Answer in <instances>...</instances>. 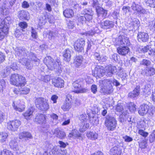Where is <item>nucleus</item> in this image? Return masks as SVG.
<instances>
[{
	"instance_id": "obj_43",
	"label": "nucleus",
	"mask_w": 155,
	"mask_h": 155,
	"mask_svg": "<svg viewBox=\"0 0 155 155\" xmlns=\"http://www.w3.org/2000/svg\"><path fill=\"white\" fill-rule=\"evenodd\" d=\"M136 106L134 103H130L129 106V109L130 110L131 112L135 111L136 109Z\"/></svg>"
},
{
	"instance_id": "obj_17",
	"label": "nucleus",
	"mask_w": 155,
	"mask_h": 155,
	"mask_svg": "<svg viewBox=\"0 0 155 155\" xmlns=\"http://www.w3.org/2000/svg\"><path fill=\"white\" fill-rule=\"evenodd\" d=\"M96 11L98 17L101 16L103 18H106L107 10L99 6L96 8Z\"/></svg>"
},
{
	"instance_id": "obj_36",
	"label": "nucleus",
	"mask_w": 155,
	"mask_h": 155,
	"mask_svg": "<svg viewBox=\"0 0 155 155\" xmlns=\"http://www.w3.org/2000/svg\"><path fill=\"white\" fill-rule=\"evenodd\" d=\"M7 128L9 130L13 131L16 130L13 121H9L7 123Z\"/></svg>"
},
{
	"instance_id": "obj_40",
	"label": "nucleus",
	"mask_w": 155,
	"mask_h": 155,
	"mask_svg": "<svg viewBox=\"0 0 155 155\" xmlns=\"http://www.w3.org/2000/svg\"><path fill=\"white\" fill-rule=\"evenodd\" d=\"M10 147L13 149H16L18 146V142L15 140H12L9 143Z\"/></svg>"
},
{
	"instance_id": "obj_6",
	"label": "nucleus",
	"mask_w": 155,
	"mask_h": 155,
	"mask_svg": "<svg viewBox=\"0 0 155 155\" xmlns=\"http://www.w3.org/2000/svg\"><path fill=\"white\" fill-rule=\"evenodd\" d=\"M105 124L108 130H113L116 127V120L114 117L108 115L106 117Z\"/></svg>"
},
{
	"instance_id": "obj_38",
	"label": "nucleus",
	"mask_w": 155,
	"mask_h": 155,
	"mask_svg": "<svg viewBox=\"0 0 155 155\" xmlns=\"http://www.w3.org/2000/svg\"><path fill=\"white\" fill-rule=\"evenodd\" d=\"M12 106L13 107L14 109L16 111H18L20 112H22L25 109V105H23L22 107H18L17 106L15 105V103L13 102L12 104Z\"/></svg>"
},
{
	"instance_id": "obj_29",
	"label": "nucleus",
	"mask_w": 155,
	"mask_h": 155,
	"mask_svg": "<svg viewBox=\"0 0 155 155\" xmlns=\"http://www.w3.org/2000/svg\"><path fill=\"white\" fill-rule=\"evenodd\" d=\"M11 22V18L9 17H7L3 20L0 25H2L3 27L6 26L7 28L8 29L9 25Z\"/></svg>"
},
{
	"instance_id": "obj_35",
	"label": "nucleus",
	"mask_w": 155,
	"mask_h": 155,
	"mask_svg": "<svg viewBox=\"0 0 155 155\" xmlns=\"http://www.w3.org/2000/svg\"><path fill=\"white\" fill-rule=\"evenodd\" d=\"M72 104L67 102H64L61 106V108L64 111L68 110L71 108Z\"/></svg>"
},
{
	"instance_id": "obj_16",
	"label": "nucleus",
	"mask_w": 155,
	"mask_h": 155,
	"mask_svg": "<svg viewBox=\"0 0 155 155\" xmlns=\"http://www.w3.org/2000/svg\"><path fill=\"white\" fill-rule=\"evenodd\" d=\"M117 51L119 54L125 56L130 52V49L127 46H120L117 48Z\"/></svg>"
},
{
	"instance_id": "obj_2",
	"label": "nucleus",
	"mask_w": 155,
	"mask_h": 155,
	"mask_svg": "<svg viewBox=\"0 0 155 155\" xmlns=\"http://www.w3.org/2000/svg\"><path fill=\"white\" fill-rule=\"evenodd\" d=\"M44 62L50 70H55L59 72L61 70V63L59 59L54 61L51 57L48 56L45 58Z\"/></svg>"
},
{
	"instance_id": "obj_41",
	"label": "nucleus",
	"mask_w": 155,
	"mask_h": 155,
	"mask_svg": "<svg viewBox=\"0 0 155 155\" xmlns=\"http://www.w3.org/2000/svg\"><path fill=\"white\" fill-rule=\"evenodd\" d=\"M79 119L82 122H87L88 120V117L85 114H83L80 115Z\"/></svg>"
},
{
	"instance_id": "obj_33",
	"label": "nucleus",
	"mask_w": 155,
	"mask_h": 155,
	"mask_svg": "<svg viewBox=\"0 0 155 155\" xmlns=\"http://www.w3.org/2000/svg\"><path fill=\"white\" fill-rule=\"evenodd\" d=\"M28 15V12L24 10H22L18 12V17L20 19H26Z\"/></svg>"
},
{
	"instance_id": "obj_14",
	"label": "nucleus",
	"mask_w": 155,
	"mask_h": 155,
	"mask_svg": "<svg viewBox=\"0 0 155 155\" xmlns=\"http://www.w3.org/2000/svg\"><path fill=\"white\" fill-rule=\"evenodd\" d=\"M116 67L110 64L105 67V73L106 76L109 77L111 76L116 72Z\"/></svg>"
},
{
	"instance_id": "obj_60",
	"label": "nucleus",
	"mask_w": 155,
	"mask_h": 155,
	"mask_svg": "<svg viewBox=\"0 0 155 155\" xmlns=\"http://www.w3.org/2000/svg\"><path fill=\"white\" fill-rule=\"evenodd\" d=\"M9 67L10 68V69H12L14 71L17 70L18 68L16 63L14 62H13Z\"/></svg>"
},
{
	"instance_id": "obj_10",
	"label": "nucleus",
	"mask_w": 155,
	"mask_h": 155,
	"mask_svg": "<svg viewBox=\"0 0 155 155\" xmlns=\"http://www.w3.org/2000/svg\"><path fill=\"white\" fill-rule=\"evenodd\" d=\"M115 44L117 45L128 46L130 45V42L128 38L124 36H119L115 41Z\"/></svg>"
},
{
	"instance_id": "obj_7",
	"label": "nucleus",
	"mask_w": 155,
	"mask_h": 155,
	"mask_svg": "<svg viewBox=\"0 0 155 155\" xmlns=\"http://www.w3.org/2000/svg\"><path fill=\"white\" fill-rule=\"evenodd\" d=\"M82 81L80 80H78L73 83V86L76 89L73 91L77 94H82L87 92L88 91L87 89L81 87Z\"/></svg>"
},
{
	"instance_id": "obj_18",
	"label": "nucleus",
	"mask_w": 155,
	"mask_h": 155,
	"mask_svg": "<svg viewBox=\"0 0 155 155\" xmlns=\"http://www.w3.org/2000/svg\"><path fill=\"white\" fill-rule=\"evenodd\" d=\"M105 71L103 69V67H100L98 66L95 68L94 73L96 76L101 78L103 76L105 73Z\"/></svg>"
},
{
	"instance_id": "obj_1",
	"label": "nucleus",
	"mask_w": 155,
	"mask_h": 155,
	"mask_svg": "<svg viewBox=\"0 0 155 155\" xmlns=\"http://www.w3.org/2000/svg\"><path fill=\"white\" fill-rule=\"evenodd\" d=\"M15 51L17 56L22 58L20 60V62L25 65L28 69L31 70L32 67L30 60L35 62L38 61V58L35 55L31 52L28 51L24 48L22 47H16L15 49Z\"/></svg>"
},
{
	"instance_id": "obj_52",
	"label": "nucleus",
	"mask_w": 155,
	"mask_h": 155,
	"mask_svg": "<svg viewBox=\"0 0 155 155\" xmlns=\"http://www.w3.org/2000/svg\"><path fill=\"white\" fill-rule=\"evenodd\" d=\"M138 133L143 137H146L147 136L148 133L145 132L143 130H140L138 132Z\"/></svg>"
},
{
	"instance_id": "obj_49",
	"label": "nucleus",
	"mask_w": 155,
	"mask_h": 155,
	"mask_svg": "<svg viewBox=\"0 0 155 155\" xmlns=\"http://www.w3.org/2000/svg\"><path fill=\"white\" fill-rule=\"evenodd\" d=\"M13 121L14 125L16 129L17 130L20 125L21 122L20 121L17 120H13Z\"/></svg>"
},
{
	"instance_id": "obj_62",
	"label": "nucleus",
	"mask_w": 155,
	"mask_h": 155,
	"mask_svg": "<svg viewBox=\"0 0 155 155\" xmlns=\"http://www.w3.org/2000/svg\"><path fill=\"white\" fill-rule=\"evenodd\" d=\"M112 16L115 19H117L119 16V13L115 11L113 12Z\"/></svg>"
},
{
	"instance_id": "obj_28",
	"label": "nucleus",
	"mask_w": 155,
	"mask_h": 155,
	"mask_svg": "<svg viewBox=\"0 0 155 155\" xmlns=\"http://www.w3.org/2000/svg\"><path fill=\"white\" fill-rule=\"evenodd\" d=\"M73 11L70 9H66L63 12L64 16L67 18H71L74 15Z\"/></svg>"
},
{
	"instance_id": "obj_27",
	"label": "nucleus",
	"mask_w": 155,
	"mask_h": 155,
	"mask_svg": "<svg viewBox=\"0 0 155 155\" xmlns=\"http://www.w3.org/2000/svg\"><path fill=\"white\" fill-rule=\"evenodd\" d=\"M83 60V58L82 56H77L74 59V63L76 67H78L82 64Z\"/></svg>"
},
{
	"instance_id": "obj_48",
	"label": "nucleus",
	"mask_w": 155,
	"mask_h": 155,
	"mask_svg": "<svg viewBox=\"0 0 155 155\" xmlns=\"http://www.w3.org/2000/svg\"><path fill=\"white\" fill-rule=\"evenodd\" d=\"M71 97V96L70 95H67L65 102H67L72 104L73 101Z\"/></svg>"
},
{
	"instance_id": "obj_32",
	"label": "nucleus",
	"mask_w": 155,
	"mask_h": 155,
	"mask_svg": "<svg viewBox=\"0 0 155 155\" xmlns=\"http://www.w3.org/2000/svg\"><path fill=\"white\" fill-rule=\"evenodd\" d=\"M71 51L69 49H67L64 51L63 56L64 58V60L65 61H70L71 57Z\"/></svg>"
},
{
	"instance_id": "obj_42",
	"label": "nucleus",
	"mask_w": 155,
	"mask_h": 155,
	"mask_svg": "<svg viewBox=\"0 0 155 155\" xmlns=\"http://www.w3.org/2000/svg\"><path fill=\"white\" fill-rule=\"evenodd\" d=\"M1 155H13L12 153L10 150L7 149H4L1 151Z\"/></svg>"
},
{
	"instance_id": "obj_39",
	"label": "nucleus",
	"mask_w": 155,
	"mask_h": 155,
	"mask_svg": "<svg viewBox=\"0 0 155 155\" xmlns=\"http://www.w3.org/2000/svg\"><path fill=\"white\" fill-rule=\"evenodd\" d=\"M145 1L148 6L155 8V0H145Z\"/></svg>"
},
{
	"instance_id": "obj_3",
	"label": "nucleus",
	"mask_w": 155,
	"mask_h": 155,
	"mask_svg": "<svg viewBox=\"0 0 155 155\" xmlns=\"http://www.w3.org/2000/svg\"><path fill=\"white\" fill-rule=\"evenodd\" d=\"M112 81L110 79H104L99 81L101 88L100 92L104 94H109L113 91L111 84Z\"/></svg>"
},
{
	"instance_id": "obj_54",
	"label": "nucleus",
	"mask_w": 155,
	"mask_h": 155,
	"mask_svg": "<svg viewBox=\"0 0 155 155\" xmlns=\"http://www.w3.org/2000/svg\"><path fill=\"white\" fill-rule=\"evenodd\" d=\"M31 33L32 37L34 38H37L38 37V35L36 30L35 29L32 28Z\"/></svg>"
},
{
	"instance_id": "obj_53",
	"label": "nucleus",
	"mask_w": 155,
	"mask_h": 155,
	"mask_svg": "<svg viewBox=\"0 0 155 155\" xmlns=\"http://www.w3.org/2000/svg\"><path fill=\"white\" fill-rule=\"evenodd\" d=\"M19 26L21 28L25 29L27 27V24L25 22H21L19 23Z\"/></svg>"
},
{
	"instance_id": "obj_59",
	"label": "nucleus",
	"mask_w": 155,
	"mask_h": 155,
	"mask_svg": "<svg viewBox=\"0 0 155 155\" xmlns=\"http://www.w3.org/2000/svg\"><path fill=\"white\" fill-rule=\"evenodd\" d=\"M4 3H5L4 2ZM4 5L2 7H0V14L1 15H4V11L5 9V6L6 5V3H4Z\"/></svg>"
},
{
	"instance_id": "obj_56",
	"label": "nucleus",
	"mask_w": 155,
	"mask_h": 155,
	"mask_svg": "<svg viewBox=\"0 0 155 155\" xmlns=\"http://www.w3.org/2000/svg\"><path fill=\"white\" fill-rule=\"evenodd\" d=\"M122 9L124 14H126L128 12L130 11V7L129 6H124Z\"/></svg>"
},
{
	"instance_id": "obj_44",
	"label": "nucleus",
	"mask_w": 155,
	"mask_h": 155,
	"mask_svg": "<svg viewBox=\"0 0 155 155\" xmlns=\"http://www.w3.org/2000/svg\"><path fill=\"white\" fill-rule=\"evenodd\" d=\"M89 121L91 123H92L93 124H96L98 123V120L97 119L96 117H91L89 118Z\"/></svg>"
},
{
	"instance_id": "obj_25",
	"label": "nucleus",
	"mask_w": 155,
	"mask_h": 155,
	"mask_svg": "<svg viewBox=\"0 0 155 155\" xmlns=\"http://www.w3.org/2000/svg\"><path fill=\"white\" fill-rule=\"evenodd\" d=\"M54 134L57 137L61 139L64 138L66 136L64 132L62 130H60L58 128H56L54 130Z\"/></svg>"
},
{
	"instance_id": "obj_20",
	"label": "nucleus",
	"mask_w": 155,
	"mask_h": 155,
	"mask_svg": "<svg viewBox=\"0 0 155 155\" xmlns=\"http://www.w3.org/2000/svg\"><path fill=\"white\" fill-rule=\"evenodd\" d=\"M8 30L6 26L3 27L2 25H0V40L3 39L8 34Z\"/></svg>"
},
{
	"instance_id": "obj_22",
	"label": "nucleus",
	"mask_w": 155,
	"mask_h": 155,
	"mask_svg": "<svg viewBox=\"0 0 155 155\" xmlns=\"http://www.w3.org/2000/svg\"><path fill=\"white\" fill-rule=\"evenodd\" d=\"M144 75L146 76H151L155 74V70L153 68H147L142 73Z\"/></svg>"
},
{
	"instance_id": "obj_64",
	"label": "nucleus",
	"mask_w": 155,
	"mask_h": 155,
	"mask_svg": "<svg viewBox=\"0 0 155 155\" xmlns=\"http://www.w3.org/2000/svg\"><path fill=\"white\" fill-rule=\"evenodd\" d=\"M58 97L56 95H53L51 97V100L54 103H56L57 102V100L58 99Z\"/></svg>"
},
{
	"instance_id": "obj_26",
	"label": "nucleus",
	"mask_w": 155,
	"mask_h": 155,
	"mask_svg": "<svg viewBox=\"0 0 155 155\" xmlns=\"http://www.w3.org/2000/svg\"><path fill=\"white\" fill-rule=\"evenodd\" d=\"M10 71L9 67L7 66L3 70L0 71V74L3 78H5L9 75Z\"/></svg>"
},
{
	"instance_id": "obj_15",
	"label": "nucleus",
	"mask_w": 155,
	"mask_h": 155,
	"mask_svg": "<svg viewBox=\"0 0 155 155\" xmlns=\"http://www.w3.org/2000/svg\"><path fill=\"white\" fill-rule=\"evenodd\" d=\"M52 84L55 87L61 88L64 87V81L59 78H55L52 80Z\"/></svg>"
},
{
	"instance_id": "obj_46",
	"label": "nucleus",
	"mask_w": 155,
	"mask_h": 155,
	"mask_svg": "<svg viewBox=\"0 0 155 155\" xmlns=\"http://www.w3.org/2000/svg\"><path fill=\"white\" fill-rule=\"evenodd\" d=\"M150 63L151 62L150 61L144 59L143 60L140 62L141 64L146 65V66L150 65Z\"/></svg>"
},
{
	"instance_id": "obj_30",
	"label": "nucleus",
	"mask_w": 155,
	"mask_h": 155,
	"mask_svg": "<svg viewBox=\"0 0 155 155\" xmlns=\"http://www.w3.org/2000/svg\"><path fill=\"white\" fill-rule=\"evenodd\" d=\"M33 110L32 108L28 109L23 114L25 118L27 120H29L31 117L32 116Z\"/></svg>"
},
{
	"instance_id": "obj_12",
	"label": "nucleus",
	"mask_w": 155,
	"mask_h": 155,
	"mask_svg": "<svg viewBox=\"0 0 155 155\" xmlns=\"http://www.w3.org/2000/svg\"><path fill=\"white\" fill-rule=\"evenodd\" d=\"M46 117L45 115L43 114H38L35 116V121L39 124H46L47 122Z\"/></svg>"
},
{
	"instance_id": "obj_13",
	"label": "nucleus",
	"mask_w": 155,
	"mask_h": 155,
	"mask_svg": "<svg viewBox=\"0 0 155 155\" xmlns=\"http://www.w3.org/2000/svg\"><path fill=\"white\" fill-rule=\"evenodd\" d=\"M114 22L109 20H106L100 23V25L102 28L107 29L114 27Z\"/></svg>"
},
{
	"instance_id": "obj_37",
	"label": "nucleus",
	"mask_w": 155,
	"mask_h": 155,
	"mask_svg": "<svg viewBox=\"0 0 155 155\" xmlns=\"http://www.w3.org/2000/svg\"><path fill=\"white\" fill-rule=\"evenodd\" d=\"M8 136V135L7 133L0 132V142L3 143L5 141Z\"/></svg>"
},
{
	"instance_id": "obj_45",
	"label": "nucleus",
	"mask_w": 155,
	"mask_h": 155,
	"mask_svg": "<svg viewBox=\"0 0 155 155\" xmlns=\"http://www.w3.org/2000/svg\"><path fill=\"white\" fill-rule=\"evenodd\" d=\"M75 24L74 21H70L67 23L68 27L69 29H73L74 27Z\"/></svg>"
},
{
	"instance_id": "obj_21",
	"label": "nucleus",
	"mask_w": 155,
	"mask_h": 155,
	"mask_svg": "<svg viewBox=\"0 0 155 155\" xmlns=\"http://www.w3.org/2000/svg\"><path fill=\"white\" fill-rule=\"evenodd\" d=\"M140 87L137 86L133 91L129 93L128 97L131 98L136 97L140 94Z\"/></svg>"
},
{
	"instance_id": "obj_47",
	"label": "nucleus",
	"mask_w": 155,
	"mask_h": 155,
	"mask_svg": "<svg viewBox=\"0 0 155 155\" xmlns=\"http://www.w3.org/2000/svg\"><path fill=\"white\" fill-rule=\"evenodd\" d=\"M30 91L28 87H25L21 90H20L21 94H27L29 93Z\"/></svg>"
},
{
	"instance_id": "obj_24",
	"label": "nucleus",
	"mask_w": 155,
	"mask_h": 155,
	"mask_svg": "<svg viewBox=\"0 0 155 155\" xmlns=\"http://www.w3.org/2000/svg\"><path fill=\"white\" fill-rule=\"evenodd\" d=\"M122 151L120 148L117 147H114L110 150V153L112 155H120Z\"/></svg>"
},
{
	"instance_id": "obj_57",
	"label": "nucleus",
	"mask_w": 155,
	"mask_h": 155,
	"mask_svg": "<svg viewBox=\"0 0 155 155\" xmlns=\"http://www.w3.org/2000/svg\"><path fill=\"white\" fill-rule=\"evenodd\" d=\"M123 138L124 140L126 142H130L133 140V139L132 138L127 135H126Z\"/></svg>"
},
{
	"instance_id": "obj_23",
	"label": "nucleus",
	"mask_w": 155,
	"mask_h": 155,
	"mask_svg": "<svg viewBox=\"0 0 155 155\" xmlns=\"http://www.w3.org/2000/svg\"><path fill=\"white\" fill-rule=\"evenodd\" d=\"M19 137L20 139L25 138L27 140L32 138L31 134L29 132L26 131H23L20 133L19 134Z\"/></svg>"
},
{
	"instance_id": "obj_50",
	"label": "nucleus",
	"mask_w": 155,
	"mask_h": 155,
	"mask_svg": "<svg viewBox=\"0 0 155 155\" xmlns=\"http://www.w3.org/2000/svg\"><path fill=\"white\" fill-rule=\"evenodd\" d=\"M139 146L141 148L144 149L146 148L147 146V144L145 141H142L140 142L139 144Z\"/></svg>"
},
{
	"instance_id": "obj_58",
	"label": "nucleus",
	"mask_w": 155,
	"mask_h": 155,
	"mask_svg": "<svg viewBox=\"0 0 155 155\" xmlns=\"http://www.w3.org/2000/svg\"><path fill=\"white\" fill-rule=\"evenodd\" d=\"M60 150H58V149L57 147H54L52 150V153L54 154H58V153H59Z\"/></svg>"
},
{
	"instance_id": "obj_55",
	"label": "nucleus",
	"mask_w": 155,
	"mask_h": 155,
	"mask_svg": "<svg viewBox=\"0 0 155 155\" xmlns=\"http://www.w3.org/2000/svg\"><path fill=\"white\" fill-rule=\"evenodd\" d=\"M5 56L3 53L0 52V64L2 63L5 60Z\"/></svg>"
},
{
	"instance_id": "obj_9",
	"label": "nucleus",
	"mask_w": 155,
	"mask_h": 155,
	"mask_svg": "<svg viewBox=\"0 0 155 155\" xmlns=\"http://www.w3.org/2000/svg\"><path fill=\"white\" fill-rule=\"evenodd\" d=\"M85 45V41L83 38L78 39L74 44V48L78 52H82L84 50V47Z\"/></svg>"
},
{
	"instance_id": "obj_63",
	"label": "nucleus",
	"mask_w": 155,
	"mask_h": 155,
	"mask_svg": "<svg viewBox=\"0 0 155 155\" xmlns=\"http://www.w3.org/2000/svg\"><path fill=\"white\" fill-rule=\"evenodd\" d=\"M116 110L117 111L122 112L123 110V106L120 104H118L116 106Z\"/></svg>"
},
{
	"instance_id": "obj_34",
	"label": "nucleus",
	"mask_w": 155,
	"mask_h": 155,
	"mask_svg": "<svg viewBox=\"0 0 155 155\" xmlns=\"http://www.w3.org/2000/svg\"><path fill=\"white\" fill-rule=\"evenodd\" d=\"M131 25L134 29H137L140 26V21L137 18H134L131 23Z\"/></svg>"
},
{
	"instance_id": "obj_11",
	"label": "nucleus",
	"mask_w": 155,
	"mask_h": 155,
	"mask_svg": "<svg viewBox=\"0 0 155 155\" xmlns=\"http://www.w3.org/2000/svg\"><path fill=\"white\" fill-rule=\"evenodd\" d=\"M130 8L135 12L144 14L146 12V10L140 5L134 2L132 4Z\"/></svg>"
},
{
	"instance_id": "obj_5",
	"label": "nucleus",
	"mask_w": 155,
	"mask_h": 155,
	"mask_svg": "<svg viewBox=\"0 0 155 155\" xmlns=\"http://www.w3.org/2000/svg\"><path fill=\"white\" fill-rule=\"evenodd\" d=\"M48 101L43 97L37 98L35 100L36 107L39 110L46 111L49 108Z\"/></svg>"
},
{
	"instance_id": "obj_8",
	"label": "nucleus",
	"mask_w": 155,
	"mask_h": 155,
	"mask_svg": "<svg viewBox=\"0 0 155 155\" xmlns=\"http://www.w3.org/2000/svg\"><path fill=\"white\" fill-rule=\"evenodd\" d=\"M150 108V107L147 104H143L141 105L139 108V114L141 116H143L148 113L150 115L153 114V111Z\"/></svg>"
},
{
	"instance_id": "obj_61",
	"label": "nucleus",
	"mask_w": 155,
	"mask_h": 155,
	"mask_svg": "<svg viewBox=\"0 0 155 155\" xmlns=\"http://www.w3.org/2000/svg\"><path fill=\"white\" fill-rule=\"evenodd\" d=\"M120 77L122 78V80L123 81H126L127 75L125 73H122L119 74Z\"/></svg>"
},
{
	"instance_id": "obj_19",
	"label": "nucleus",
	"mask_w": 155,
	"mask_h": 155,
	"mask_svg": "<svg viewBox=\"0 0 155 155\" xmlns=\"http://www.w3.org/2000/svg\"><path fill=\"white\" fill-rule=\"evenodd\" d=\"M138 40L139 41L146 42L149 38V36L147 33L144 32H139L137 35Z\"/></svg>"
},
{
	"instance_id": "obj_4",
	"label": "nucleus",
	"mask_w": 155,
	"mask_h": 155,
	"mask_svg": "<svg viewBox=\"0 0 155 155\" xmlns=\"http://www.w3.org/2000/svg\"><path fill=\"white\" fill-rule=\"evenodd\" d=\"M11 83L18 87L24 86L26 84L25 78L18 74H12L10 78Z\"/></svg>"
},
{
	"instance_id": "obj_31",
	"label": "nucleus",
	"mask_w": 155,
	"mask_h": 155,
	"mask_svg": "<svg viewBox=\"0 0 155 155\" xmlns=\"http://www.w3.org/2000/svg\"><path fill=\"white\" fill-rule=\"evenodd\" d=\"M86 135L88 138L93 140L97 139L98 136L97 133L91 131L87 133Z\"/></svg>"
},
{
	"instance_id": "obj_51",
	"label": "nucleus",
	"mask_w": 155,
	"mask_h": 155,
	"mask_svg": "<svg viewBox=\"0 0 155 155\" xmlns=\"http://www.w3.org/2000/svg\"><path fill=\"white\" fill-rule=\"evenodd\" d=\"M97 86L96 85L93 84L92 85L91 87V90L93 93L96 94L97 91Z\"/></svg>"
}]
</instances>
